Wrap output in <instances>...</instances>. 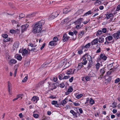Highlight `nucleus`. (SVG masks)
Segmentation results:
<instances>
[{
  "mask_svg": "<svg viewBox=\"0 0 120 120\" xmlns=\"http://www.w3.org/2000/svg\"><path fill=\"white\" fill-rule=\"evenodd\" d=\"M74 79V77H72L70 79H69V81L70 82H72Z\"/></svg>",
  "mask_w": 120,
  "mask_h": 120,
  "instance_id": "obj_57",
  "label": "nucleus"
},
{
  "mask_svg": "<svg viewBox=\"0 0 120 120\" xmlns=\"http://www.w3.org/2000/svg\"><path fill=\"white\" fill-rule=\"evenodd\" d=\"M33 116L34 118H37L39 116V115L38 114H33Z\"/></svg>",
  "mask_w": 120,
  "mask_h": 120,
  "instance_id": "obj_47",
  "label": "nucleus"
},
{
  "mask_svg": "<svg viewBox=\"0 0 120 120\" xmlns=\"http://www.w3.org/2000/svg\"><path fill=\"white\" fill-rule=\"evenodd\" d=\"M19 52L20 53H21L22 55L24 56L28 53V51L26 49H20L19 50Z\"/></svg>",
  "mask_w": 120,
  "mask_h": 120,
  "instance_id": "obj_7",
  "label": "nucleus"
},
{
  "mask_svg": "<svg viewBox=\"0 0 120 120\" xmlns=\"http://www.w3.org/2000/svg\"><path fill=\"white\" fill-rule=\"evenodd\" d=\"M22 95H23L22 94H19L17 95V97L18 98H19L21 97V99L22 98V97H21L22 96Z\"/></svg>",
  "mask_w": 120,
  "mask_h": 120,
  "instance_id": "obj_54",
  "label": "nucleus"
},
{
  "mask_svg": "<svg viewBox=\"0 0 120 120\" xmlns=\"http://www.w3.org/2000/svg\"><path fill=\"white\" fill-rule=\"evenodd\" d=\"M98 43V38H96L92 41L91 42L92 45H95Z\"/></svg>",
  "mask_w": 120,
  "mask_h": 120,
  "instance_id": "obj_12",
  "label": "nucleus"
},
{
  "mask_svg": "<svg viewBox=\"0 0 120 120\" xmlns=\"http://www.w3.org/2000/svg\"><path fill=\"white\" fill-rule=\"evenodd\" d=\"M70 76H64L63 77V79H68L70 77Z\"/></svg>",
  "mask_w": 120,
  "mask_h": 120,
  "instance_id": "obj_51",
  "label": "nucleus"
},
{
  "mask_svg": "<svg viewBox=\"0 0 120 120\" xmlns=\"http://www.w3.org/2000/svg\"><path fill=\"white\" fill-rule=\"evenodd\" d=\"M91 44L90 43H89L87 44L84 47L86 48H88L90 46Z\"/></svg>",
  "mask_w": 120,
  "mask_h": 120,
  "instance_id": "obj_31",
  "label": "nucleus"
},
{
  "mask_svg": "<svg viewBox=\"0 0 120 120\" xmlns=\"http://www.w3.org/2000/svg\"><path fill=\"white\" fill-rule=\"evenodd\" d=\"M29 26V25L27 24L22 25L21 26V32L23 33L26 31L27 29Z\"/></svg>",
  "mask_w": 120,
  "mask_h": 120,
  "instance_id": "obj_6",
  "label": "nucleus"
},
{
  "mask_svg": "<svg viewBox=\"0 0 120 120\" xmlns=\"http://www.w3.org/2000/svg\"><path fill=\"white\" fill-rule=\"evenodd\" d=\"M15 31V30H10V32L11 33H13Z\"/></svg>",
  "mask_w": 120,
  "mask_h": 120,
  "instance_id": "obj_60",
  "label": "nucleus"
},
{
  "mask_svg": "<svg viewBox=\"0 0 120 120\" xmlns=\"http://www.w3.org/2000/svg\"><path fill=\"white\" fill-rule=\"evenodd\" d=\"M19 44L18 42H15L14 43V46L16 48H18V47Z\"/></svg>",
  "mask_w": 120,
  "mask_h": 120,
  "instance_id": "obj_30",
  "label": "nucleus"
},
{
  "mask_svg": "<svg viewBox=\"0 0 120 120\" xmlns=\"http://www.w3.org/2000/svg\"><path fill=\"white\" fill-rule=\"evenodd\" d=\"M45 23V21L43 20H41L39 21L34 26L33 30V32L36 33H39L41 30L42 25Z\"/></svg>",
  "mask_w": 120,
  "mask_h": 120,
  "instance_id": "obj_1",
  "label": "nucleus"
},
{
  "mask_svg": "<svg viewBox=\"0 0 120 120\" xmlns=\"http://www.w3.org/2000/svg\"><path fill=\"white\" fill-rule=\"evenodd\" d=\"M117 112V110L116 109H113L112 111L113 113L115 114Z\"/></svg>",
  "mask_w": 120,
  "mask_h": 120,
  "instance_id": "obj_64",
  "label": "nucleus"
},
{
  "mask_svg": "<svg viewBox=\"0 0 120 120\" xmlns=\"http://www.w3.org/2000/svg\"><path fill=\"white\" fill-rule=\"evenodd\" d=\"M73 91V89L71 87L69 88L68 90V91L69 92H71Z\"/></svg>",
  "mask_w": 120,
  "mask_h": 120,
  "instance_id": "obj_45",
  "label": "nucleus"
},
{
  "mask_svg": "<svg viewBox=\"0 0 120 120\" xmlns=\"http://www.w3.org/2000/svg\"><path fill=\"white\" fill-rule=\"evenodd\" d=\"M100 67V64L99 63H97L95 65V68L97 70Z\"/></svg>",
  "mask_w": 120,
  "mask_h": 120,
  "instance_id": "obj_29",
  "label": "nucleus"
},
{
  "mask_svg": "<svg viewBox=\"0 0 120 120\" xmlns=\"http://www.w3.org/2000/svg\"><path fill=\"white\" fill-rule=\"evenodd\" d=\"M113 37L112 36H107L106 38L105 39L106 40H108L109 41H110L112 40L113 39Z\"/></svg>",
  "mask_w": 120,
  "mask_h": 120,
  "instance_id": "obj_18",
  "label": "nucleus"
},
{
  "mask_svg": "<svg viewBox=\"0 0 120 120\" xmlns=\"http://www.w3.org/2000/svg\"><path fill=\"white\" fill-rule=\"evenodd\" d=\"M105 15H106V17L105 19L107 18V19L110 18V17L112 16V13H110L109 14H106Z\"/></svg>",
  "mask_w": 120,
  "mask_h": 120,
  "instance_id": "obj_24",
  "label": "nucleus"
},
{
  "mask_svg": "<svg viewBox=\"0 0 120 120\" xmlns=\"http://www.w3.org/2000/svg\"><path fill=\"white\" fill-rule=\"evenodd\" d=\"M8 36L6 34H3L2 35V37L5 38L8 37Z\"/></svg>",
  "mask_w": 120,
  "mask_h": 120,
  "instance_id": "obj_53",
  "label": "nucleus"
},
{
  "mask_svg": "<svg viewBox=\"0 0 120 120\" xmlns=\"http://www.w3.org/2000/svg\"><path fill=\"white\" fill-rule=\"evenodd\" d=\"M49 44L51 46H52L56 45V43L53 41H51L49 42Z\"/></svg>",
  "mask_w": 120,
  "mask_h": 120,
  "instance_id": "obj_22",
  "label": "nucleus"
},
{
  "mask_svg": "<svg viewBox=\"0 0 120 120\" xmlns=\"http://www.w3.org/2000/svg\"><path fill=\"white\" fill-rule=\"evenodd\" d=\"M120 36V30H118L117 33L114 34L112 35L115 38H116L117 39L120 38L119 37Z\"/></svg>",
  "mask_w": 120,
  "mask_h": 120,
  "instance_id": "obj_4",
  "label": "nucleus"
},
{
  "mask_svg": "<svg viewBox=\"0 0 120 120\" xmlns=\"http://www.w3.org/2000/svg\"><path fill=\"white\" fill-rule=\"evenodd\" d=\"M11 85H9V86H8V91L9 92V94H10V95L11 94L10 91V87H11Z\"/></svg>",
  "mask_w": 120,
  "mask_h": 120,
  "instance_id": "obj_48",
  "label": "nucleus"
},
{
  "mask_svg": "<svg viewBox=\"0 0 120 120\" xmlns=\"http://www.w3.org/2000/svg\"><path fill=\"white\" fill-rule=\"evenodd\" d=\"M93 1L96 0V1L95 3V5H98L101 4V1H99V0H92Z\"/></svg>",
  "mask_w": 120,
  "mask_h": 120,
  "instance_id": "obj_21",
  "label": "nucleus"
},
{
  "mask_svg": "<svg viewBox=\"0 0 120 120\" xmlns=\"http://www.w3.org/2000/svg\"><path fill=\"white\" fill-rule=\"evenodd\" d=\"M68 34L71 36L73 35V33L72 32L70 31L68 32Z\"/></svg>",
  "mask_w": 120,
  "mask_h": 120,
  "instance_id": "obj_63",
  "label": "nucleus"
},
{
  "mask_svg": "<svg viewBox=\"0 0 120 120\" xmlns=\"http://www.w3.org/2000/svg\"><path fill=\"white\" fill-rule=\"evenodd\" d=\"M82 96V94H78L76 96V98L78 99H79Z\"/></svg>",
  "mask_w": 120,
  "mask_h": 120,
  "instance_id": "obj_39",
  "label": "nucleus"
},
{
  "mask_svg": "<svg viewBox=\"0 0 120 120\" xmlns=\"http://www.w3.org/2000/svg\"><path fill=\"white\" fill-rule=\"evenodd\" d=\"M102 32L105 33L107 31L106 29L105 28H103L102 29Z\"/></svg>",
  "mask_w": 120,
  "mask_h": 120,
  "instance_id": "obj_43",
  "label": "nucleus"
},
{
  "mask_svg": "<svg viewBox=\"0 0 120 120\" xmlns=\"http://www.w3.org/2000/svg\"><path fill=\"white\" fill-rule=\"evenodd\" d=\"M75 70L73 71V72H72V70L70 69L69 70H68L67 72H65L66 74L67 75H71L74 72V71H75Z\"/></svg>",
  "mask_w": 120,
  "mask_h": 120,
  "instance_id": "obj_16",
  "label": "nucleus"
},
{
  "mask_svg": "<svg viewBox=\"0 0 120 120\" xmlns=\"http://www.w3.org/2000/svg\"><path fill=\"white\" fill-rule=\"evenodd\" d=\"M45 43H44L41 46V47L40 48V49L41 50H42L44 47V46H45Z\"/></svg>",
  "mask_w": 120,
  "mask_h": 120,
  "instance_id": "obj_61",
  "label": "nucleus"
},
{
  "mask_svg": "<svg viewBox=\"0 0 120 120\" xmlns=\"http://www.w3.org/2000/svg\"><path fill=\"white\" fill-rule=\"evenodd\" d=\"M68 100V98H65L64 100H63L61 102V105L63 106H64L67 103V102L66 101Z\"/></svg>",
  "mask_w": 120,
  "mask_h": 120,
  "instance_id": "obj_13",
  "label": "nucleus"
},
{
  "mask_svg": "<svg viewBox=\"0 0 120 120\" xmlns=\"http://www.w3.org/2000/svg\"><path fill=\"white\" fill-rule=\"evenodd\" d=\"M15 57L18 60L21 61L22 59L21 56L19 54H16L15 55Z\"/></svg>",
  "mask_w": 120,
  "mask_h": 120,
  "instance_id": "obj_11",
  "label": "nucleus"
},
{
  "mask_svg": "<svg viewBox=\"0 0 120 120\" xmlns=\"http://www.w3.org/2000/svg\"><path fill=\"white\" fill-rule=\"evenodd\" d=\"M17 61L15 60L12 59L10 61V63L12 64H15L17 62Z\"/></svg>",
  "mask_w": 120,
  "mask_h": 120,
  "instance_id": "obj_26",
  "label": "nucleus"
},
{
  "mask_svg": "<svg viewBox=\"0 0 120 120\" xmlns=\"http://www.w3.org/2000/svg\"><path fill=\"white\" fill-rule=\"evenodd\" d=\"M10 40V38H8V37L4 39L3 41L5 42H6L8 41H9Z\"/></svg>",
  "mask_w": 120,
  "mask_h": 120,
  "instance_id": "obj_32",
  "label": "nucleus"
},
{
  "mask_svg": "<svg viewBox=\"0 0 120 120\" xmlns=\"http://www.w3.org/2000/svg\"><path fill=\"white\" fill-rule=\"evenodd\" d=\"M88 75L90 77H94L96 76L95 74L92 72H90Z\"/></svg>",
  "mask_w": 120,
  "mask_h": 120,
  "instance_id": "obj_17",
  "label": "nucleus"
},
{
  "mask_svg": "<svg viewBox=\"0 0 120 120\" xmlns=\"http://www.w3.org/2000/svg\"><path fill=\"white\" fill-rule=\"evenodd\" d=\"M120 81V79L118 78L116 79L115 81V82L116 83H117Z\"/></svg>",
  "mask_w": 120,
  "mask_h": 120,
  "instance_id": "obj_50",
  "label": "nucleus"
},
{
  "mask_svg": "<svg viewBox=\"0 0 120 120\" xmlns=\"http://www.w3.org/2000/svg\"><path fill=\"white\" fill-rule=\"evenodd\" d=\"M104 39L102 37H99L98 39V42L99 43L103 42L104 41Z\"/></svg>",
  "mask_w": 120,
  "mask_h": 120,
  "instance_id": "obj_23",
  "label": "nucleus"
},
{
  "mask_svg": "<svg viewBox=\"0 0 120 120\" xmlns=\"http://www.w3.org/2000/svg\"><path fill=\"white\" fill-rule=\"evenodd\" d=\"M85 56V55L82 56V62L79 64L78 66L77 67L78 70L80 69L82 67L83 65H86V64L87 60H86V57Z\"/></svg>",
  "mask_w": 120,
  "mask_h": 120,
  "instance_id": "obj_2",
  "label": "nucleus"
},
{
  "mask_svg": "<svg viewBox=\"0 0 120 120\" xmlns=\"http://www.w3.org/2000/svg\"><path fill=\"white\" fill-rule=\"evenodd\" d=\"M60 11H58L56 12H54L53 13V15L51 16V18L53 19H54L57 17L60 14Z\"/></svg>",
  "mask_w": 120,
  "mask_h": 120,
  "instance_id": "obj_8",
  "label": "nucleus"
},
{
  "mask_svg": "<svg viewBox=\"0 0 120 120\" xmlns=\"http://www.w3.org/2000/svg\"><path fill=\"white\" fill-rule=\"evenodd\" d=\"M100 71L101 74V75L103 77V75L106 71V70L105 68H103L101 69Z\"/></svg>",
  "mask_w": 120,
  "mask_h": 120,
  "instance_id": "obj_15",
  "label": "nucleus"
},
{
  "mask_svg": "<svg viewBox=\"0 0 120 120\" xmlns=\"http://www.w3.org/2000/svg\"><path fill=\"white\" fill-rule=\"evenodd\" d=\"M102 33V31L101 30H98L97 33L96 35L97 36H98V35H100Z\"/></svg>",
  "mask_w": 120,
  "mask_h": 120,
  "instance_id": "obj_38",
  "label": "nucleus"
},
{
  "mask_svg": "<svg viewBox=\"0 0 120 120\" xmlns=\"http://www.w3.org/2000/svg\"><path fill=\"white\" fill-rule=\"evenodd\" d=\"M53 41L56 43L58 40V38L56 37H54L53 38Z\"/></svg>",
  "mask_w": 120,
  "mask_h": 120,
  "instance_id": "obj_44",
  "label": "nucleus"
},
{
  "mask_svg": "<svg viewBox=\"0 0 120 120\" xmlns=\"http://www.w3.org/2000/svg\"><path fill=\"white\" fill-rule=\"evenodd\" d=\"M83 11L84 10L82 9H79L76 12V14L78 15H80L83 13Z\"/></svg>",
  "mask_w": 120,
  "mask_h": 120,
  "instance_id": "obj_14",
  "label": "nucleus"
},
{
  "mask_svg": "<svg viewBox=\"0 0 120 120\" xmlns=\"http://www.w3.org/2000/svg\"><path fill=\"white\" fill-rule=\"evenodd\" d=\"M100 58L104 60H106L107 58V57L104 54H101L100 55Z\"/></svg>",
  "mask_w": 120,
  "mask_h": 120,
  "instance_id": "obj_10",
  "label": "nucleus"
},
{
  "mask_svg": "<svg viewBox=\"0 0 120 120\" xmlns=\"http://www.w3.org/2000/svg\"><path fill=\"white\" fill-rule=\"evenodd\" d=\"M70 11V10L68 8H64L63 10V13L64 14H67Z\"/></svg>",
  "mask_w": 120,
  "mask_h": 120,
  "instance_id": "obj_19",
  "label": "nucleus"
},
{
  "mask_svg": "<svg viewBox=\"0 0 120 120\" xmlns=\"http://www.w3.org/2000/svg\"><path fill=\"white\" fill-rule=\"evenodd\" d=\"M85 57H86V60H88L89 62L88 63V65L87 67L88 70H89L92 66L93 64V61L92 60V58L90 55L85 54Z\"/></svg>",
  "mask_w": 120,
  "mask_h": 120,
  "instance_id": "obj_3",
  "label": "nucleus"
},
{
  "mask_svg": "<svg viewBox=\"0 0 120 120\" xmlns=\"http://www.w3.org/2000/svg\"><path fill=\"white\" fill-rule=\"evenodd\" d=\"M30 51H33L34 52H36L37 51L38 49L37 48H33L31 49V50H29Z\"/></svg>",
  "mask_w": 120,
  "mask_h": 120,
  "instance_id": "obj_35",
  "label": "nucleus"
},
{
  "mask_svg": "<svg viewBox=\"0 0 120 120\" xmlns=\"http://www.w3.org/2000/svg\"><path fill=\"white\" fill-rule=\"evenodd\" d=\"M83 20V18H80L79 19L77 20L76 21V22L78 24L80 23Z\"/></svg>",
  "mask_w": 120,
  "mask_h": 120,
  "instance_id": "obj_28",
  "label": "nucleus"
},
{
  "mask_svg": "<svg viewBox=\"0 0 120 120\" xmlns=\"http://www.w3.org/2000/svg\"><path fill=\"white\" fill-rule=\"evenodd\" d=\"M111 107H112L113 108H114L116 107V103L115 102L113 103Z\"/></svg>",
  "mask_w": 120,
  "mask_h": 120,
  "instance_id": "obj_42",
  "label": "nucleus"
},
{
  "mask_svg": "<svg viewBox=\"0 0 120 120\" xmlns=\"http://www.w3.org/2000/svg\"><path fill=\"white\" fill-rule=\"evenodd\" d=\"M111 80V77H109L108 79H106V80L107 83H109L110 82Z\"/></svg>",
  "mask_w": 120,
  "mask_h": 120,
  "instance_id": "obj_36",
  "label": "nucleus"
},
{
  "mask_svg": "<svg viewBox=\"0 0 120 120\" xmlns=\"http://www.w3.org/2000/svg\"><path fill=\"white\" fill-rule=\"evenodd\" d=\"M83 53V51L82 50L79 51L78 52V53L79 55L82 54Z\"/></svg>",
  "mask_w": 120,
  "mask_h": 120,
  "instance_id": "obj_62",
  "label": "nucleus"
},
{
  "mask_svg": "<svg viewBox=\"0 0 120 120\" xmlns=\"http://www.w3.org/2000/svg\"><path fill=\"white\" fill-rule=\"evenodd\" d=\"M64 75V74L62 73L59 75L58 76V78L60 80H61L63 79V76Z\"/></svg>",
  "mask_w": 120,
  "mask_h": 120,
  "instance_id": "obj_25",
  "label": "nucleus"
},
{
  "mask_svg": "<svg viewBox=\"0 0 120 120\" xmlns=\"http://www.w3.org/2000/svg\"><path fill=\"white\" fill-rule=\"evenodd\" d=\"M60 87L61 88H64L65 86L64 84L63 83H62L60 84Z\"/></svg>",
  "mask_w": 120,
  "mask_h": 120,
  "instance_id": "obj_46",
  "label": "nucleus"
},
{
  "mask_svg": "<svg viewBox=\"0 0 120 120\" xmlns=\"http://www.w3.org/2000/svg\"><path fill=\"white\" fill-rule=\"evenodd\" d=\"M91 12H92L91 11H88L86 13L84 14V16H87V15H90L91 14L93 13V12L92 13Z\"/></svg>",
  "mask_w": 120,
  "mask_h": 120,
  "instance_id": "obj_27",
  "label": "nucleus"
},
{
  "mask_svg": "<svg viewBox=\"0 0 120 120\" xmlns=\"http://www.w3.org/2000/svg\"><path fill=\"white\" fill-rule=\"evenodd\" d=\"M53 85H55V86L56 87L58 86L59 85V83L57 82H56L55 83H53Z\"/></svg>",
  "mask_w": 120,
  "mask_h": 120,
  "instance_id": "obj_58",
  "label": "nucleus"
},
{
  "mask_svg": "<svg viewBox=\"0 0 120 120\" xmlns=\"http://www.w3.org/2000/svg\"><path fill=\"white\" fill-rule=\"evenodd\" d=\"M68 36L67 34H65L63 35L62 40L63 42L67 41L70 38Z\"/></svg>",
  "mask_w": 120,
  "mask_h": 120,
  "instance_id": "obj_5",
  "label": "nucleus"
},
{
  "mask_svg": "<svg viewBox=\"0 0 120 120\" xmlns=\"http://www.w3.org/2000/svg\"><path fill=\"white\" fill-rule=\"evenodd\" d=\"M57 101H53L51 102V104L52 105H56L57 103Z\"/></svg>",
  "mask_w": 120,
  "mask_h": 120,
  "instance_id": "obj_37",
  "label": "nucleus"
},
{
  "mask_svg": "<svg viewBox=\"0 0 120 120\" xmlns=\"http://www.w3.org/2000/svg\"><path fill=\"white\" fill-rule=\"evenodd\" d=\"M70 112L75 117H77V113L73 110H71L70 111Z\"/></svg>",
  "mask_w": 120,
  "mask_h": 120,
  "instance_id": "obj_20",
  "label": "nucleus"
},
{
  "mask_svg": "<svg viewBox=\"0 0 120 120\" xmlns=\"http://www.w3.org/2000/svg\"><path fill=\"white\" fill-rule=\"evenodd\" d=\"M39 98L37 96H35L33 97L32 98L31 100L33 102L36 103L39 100Z\"/></svg>",
  "mask_w": 120,
  "mask_h": 120,
  "instance_id": "obj_9",
  "label": "nucleus"
},
{
  "mask_svg": "<svg viewBox=\"0 0 120 120\" xmlns=\"http://www.w3.org/2000/svg\"><path fill=\"white\" fill-rule=\"evenodd\" d=\"M120 10V4L117 7L116 10L117 11H119Z\"/></svg>",
  "mask_w": 120,
  "mask_h": 120,
  "instance_id": "obj_52",
  "label": "nucleus"
},
{
  "mask_svg": "<svg viewBox=\"0 0 120 120\" xmlns=\"http://www.w3.org/2000/svg\"><path fill=\"white\" fill-rule=\"evenodd\" d=\"M116 115L118 117H120V112H117L116 114Z\"/></svg>",
  "mask_w": 120,
  "mask_h": 120,
  "instance_id": "obj_59",
  "label": "nucleus"
},
{
  "mask_svg": "<svg viewBox=\"0 0 120 120\" xmlns=\"http://www.w3.org/2000/svg\"><path fill=\"white\" fill-rule=\"evenodd\" d=\"M57 77H54L53 78V80L54 82H56L57 81Z\"/></svg>",
  "mask_w": 120,
  "mask_h": 120,
  "instance_id": "obj_55",
  "label": "nucleus"
},
{
  "mask_svg": "<svg viewBox=\"0 0 120 120\" xmlns=\"http://www.w3.org/2000/svg\"><path fill=\"white\" fill-rule=\"evenodd\" d=\"M84 32L83 31H82L79 32V34L80 36H82L84 35Z\"/></svg>",
  "mask_w": 120,
  "mask_h": 120,
  "instance_id": "obj_49",
  "label": "nucleus"
},
{
  "mask_svg": "<svg viewBox=\"0 0 120 120\" xmlns=\"http://www.w3.org/2000/svg\"><path fill=\"white\" fill-rule=\"evenodd\" d=\"M94 103V100L92 99H91L90 101V104L93 105Z\"/></svg>",
  "mask_w": 120,
  "mask_h": 120,
  "instance_id": "obj_41",
  "label": "nucleus"
},
{
  "mask_svg": "<svg viewBox=\"0 0 120 120\" xmlns=\"http://www.w3.org/2000/svg\"><path fill=\"white\" fill-rule=\"evenodd\" d=\"M25 16V15L23 14H20L19 16V18L20 19H21L22 18H23Z\"/></svg>",
  "mask_w": 120,
  "mask_h": 120,
  "instance_id": "obj_33",
  "label": "nucleus"
},
{
  "mask_svg": "<svg viewBox=\"0 0 120 120\" xmlns=\"http://www.w3.org/2000/svg\"><path fill=\"white\" fill-rule=\"evenodd\" d=\"M28 77H25L24 79L22 80V82H25L27 80V79Z\"/></svg>",
  "mask_w": 120,
  "mask_h": 120,
  "instance_id": "obj_40",
  "label": "nucleus"
},
{
  "mask_svg": "<svg viewBox=\"0 0 120 120\" xmlns=\"http://www.w3.org/2000/svg\"><path fill=\"white\" fill-rule=\"evenodd\" d=\"M85 79L87 81H89L90 80V78L89 77L86 76L85 77Z\"/></svg>",
  "mask_w": 120,
  "mask_h": 120,
  "instance_id": "obj_56",
  "label": "nucleus"
},
{
  "mask_svg": "<svg viewBox=\"0 0 120 120\" xmlns=\"http://www.w3.org/2000/svg\"><path fill=\"white\" fill-rule=\"evenodd\" d=\"M74 34H75V35H74V36H75V38H72V39L75 40V39L76 38V35L77 33V31L75 30L74 31Z\"/></svg>",
  "mask_w": 120,
  "mask_h": 120,
  "instance_id": "obj_34",
  "label": "nucleus"
}]
</instances>
